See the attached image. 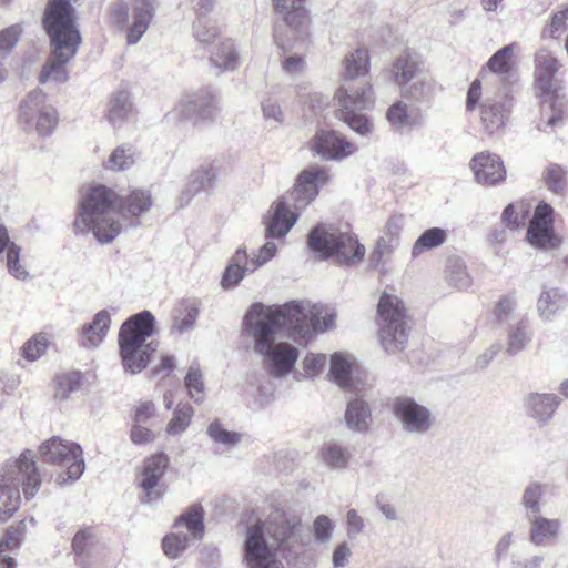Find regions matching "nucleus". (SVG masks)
<instances>
[{
    "label": "nucleus",
    "mask_w": 568,
    "mask_h": 568,
    "mask_svg": "<svg viewBox=\"0 0 568 568\" xmlns=\"http://www.w3.org/2000/svg\"><path fill=\"white\" fill-rule=\"evenodd\" d=\"M81 387V375L79 372L63 373L57 377L55 398L68 399L71 394Z\"/></svg>",
    "instance_id": "obj_52"
},
{
    "label": "nucleus",
    "mask_w": 568,
    "mask_h": 568,
    "mask_svg": "<svg viewBox=\"0 0 568 568\" xmlns=\"http://www.w3.org/2000/svg\"><path fill=\"white\" fill-rule=\"evenodd\" d=\"M274 10L283 21L295 30H302L311 21L310 11L306 8L307 0H272Z\"/></svg>",
    "instance_id": "obj_32"
},
{
    "label": "nucleus",
    "mask_w": 568,
    "mask_h": 568,
    "mask_svg": "<svg viewBox=\"0 0 568 568\" xmlns=\"http://www.w3.org/2000/svg\"><path fill=\"white\" fill-rule=\"evenodd\" d=\"M567 170L559 164H549L544 171V180L555 194H562L567 187Z\"/></svg>",
    "instance_id": "obj_51"
},
{
    "label": "nucleus",
    "mask_w": 568,
    "mask_h": 568,
    "mask_svg": "<svg viewBox=\"0 0 568 568\" xmlns=\"http://www.w3.org/2000/svg\"><path fill=\"white\" fill-rule=\"evenodd\" d=\"M21 247L12 243L6 254V264L8 273L19 281H27L29 278V272L21 264Z\"/></svg>",
    "instance_id": "obj_55"
},
{
    "label": "nucleus",
    "mask_w": 568,
    "mask_h": 568,
    "mask_svg": "<svg viewBox=\"0 0 568 568\" xmlns=\"http://www.w3.org/2000/svg\"><path fill=\"white\" fill-rule=\"evenodd\" d=\"M22 487L26 499H31L41 486L34 453L24 450L19 458L8 462L0 478V521L8 520L19 508Z\"/></svg>",
    "instance_id": "obj_6"
},
{
    "label": "nucleus",
    "mask_w": 568,
    "mask_h": 568,
    "mask_svg": "<svg viewBox=\"0 0 568 568\" xmlns=\"http://www.w3.org/2000/svg\"><path fill=\"white\" fill-rule=\"evenodd\" d=\"M311 150L325 161H342L357 152V146L334 130H318Z\"/></svg>",
    "instance_id": "obj_20"
},
{
    "label": "nucleus",
    "mask_w": 568,
    "mask_h": 568,
    "mask_svg": "<svg viewBox=\"0 0 568 568\" xmlns=\"http://www.w3.org/2000/svg\"><path fill=\"white\" fill-rule=\"evenodd\" d=\"M329 180L325 168L312 166L303 170L296 180L293 191L281 199H290L294 210L307 206L318 194L321 186Z\"/></svg>",
    "instance_id": "obj_18"
},
{
    "label": "nucleus",
    "mask_w": 568,
    "mask_h": 568,
    "mask_svg": "<svg viewBox=\"0 0 568 568\" xmlns=\"http://www.w3.org/2000/svg\"><path fill=\"white\" fill-rule=\"evenodd\" d=\"M155 317L150 311L130 316L119 331V347L125 372L134 375L142 372L159 343L148 341L154 333Z\"/></svg>",
    "instance_id": "obj_5"
},
{
    "label": "nucleus",
    "mask_w": 568,
    "mask_h": 568,
    "mask_svg": "<svg viewBox=\"0 0 568 568\" xmlns=\"http://www.w3.org/2000/svg\"><path fill=\"white\" fill-rule=\"evenodd\" d=\"M376 324L379 344L386 353L395 354L405 348L410 326L407 322L405 305L398 296L388 293L381 295Z\"/></svg>",
    "instance_id": "obj_7"
},
{
    "label": "nucleus",
    "mask_w": 568,
    "mask_h": 568,
    "mask_svg": "<svg viewBox=\"0 0 568 568\" xmlns=\"http://www.w3.org/2000/svg\"><path fill=\"white\" fill-rule=\"evenodd\" d=\"M513 52L514 44L503 47L490 57L486 67L496 74H508L513 67Z\"/></svg>",
    "instance_id": "obj_50"
},
{
    "label": "nucleus",
    "mask_w": 568,
    "mask_h": 568,
    "mask_svg": "<svg viewBox=\"0 0 568 568\" xmlns=\"http://www.w3.org/2000/svg\"><path fill=\"white\" fill-rule=\"evenodd\" d=\"M345 80L365 75L369 70V55L366 49H357L344 59Z\"/></svg>",
    "instance_id": "obj_43"
},
{
    "label": "nucleus",
    "mask_w": 568,
    "mask_h": 568,
    "mask_svg": "<svg viewBox=\"0 0 568 568\" xmlns=\"http://www.w3.org/2000/svg\"><path fill=\"white\" fill-rule=\"evenodd\" d=\"M251 268L250 254L245 247H239L223 272L221 286L224 290L236 287L246 274L252 273Z\"/></svg>",
    "instance_id": "obj_33"
},
{
    "label": "nucleus",
    "mask_w": 568,
    "mask_h": 568,
    "mask_svg": "<svg viewBox=\"0 0 568 568\" xmlns=\"http://www.w3.org/2000/svg\"><path fill=\"white\" fill-rule=\"evenodd\" d=\"M204 514L200 504H193L176 518L174 531L162 539L163 551L169 558H179L194 541L203 538Z\"/></svg>",
    "instance_id": "obj_10"
},
{
    "label": "nucleus",
    "mask_w": 568,
    "mask_h": 568,
    "mask_svg": "<svg viewBox=\"0 0 568 568\" xmlns=\"http://www.w3.org/2000/svg\"><path fill=\"white\" fill-rule=\"evenodd\" d=\"M445 277L449 285L465 290L471 285V277L467 272L464 261L458 257H449L446 262Z\"/></svg>",
    "instance_id": "obj_44"
},
{
    "label": "nucleus",
    "mask_w": 568,
    "mask_h": 568,
    "mask_svg": "<svg viewBox=\"0 0 568 568\" xmlns=\"http://www.w3.org/2000/svg\"><path fill=\"white\" fill-rule=\"evenodd\" d=\"M295 302L297 305L302 306L303 311L306 313V338L310 336L311 329L314 332H325L333 326L335 320V315L333 313H329L328 311L324 312L323 307L311 305L310 302Z\"/></svg>",
    "instance_id": "obj_36"
},
{
    "label": "nucleus",
    "mask_w": 568,
    "mask_h": 568,
    "mask_svg": "<svg viewBox=\"0 0 568 568\" xmlns=\"http://www.w3.org/2000/svg\"><path fill=\"white\" fill-rule=\"evenodd\" d=\"M329 379L343 389H349L352 386V362L343 353H334L331 356L328 372Z\"/></svg>",
    "instance_id": "obj_37"
},
{
    "label": "nucleus",
    "mask_w": 568,
    "mask_h": 568,
    "mask_svg": "<svg viewBox=\"0 0 568 568\" xmlns=\"http://www.w3.org/2000/svg\"><path fill=\"white\" fill-rule=\"evenodd\" d=\"M193 413V407L190 404L180 403L173 413L172 419L166 426V432L170 435L182 434L190 425Z\"/></svg>",
    "instance_id": "obj_53"
},
{
    "label": "nucleus",
    "mask_w": 568,
    "mask_h": 568,
    "mask_svg": "<svg viewBox=\"0 0 568 568\" xmlns=\"http://www.w3.org/2000/svg\"><path fill=\"white\" fill-rule=\"evenodd\" d=\"M392 412L403 432L409 435H425L435 425V415L413 397L398 396L392 403Z\"/></svg>",
    "instance_id": "obj_14"
},
{
    "label": "nucleus",
    "mask_w": 568,
    "mask_h": 568,
    "mask_svg": "<svg viewBox=\"0 0 568 568\" xmlns=\"http://www.w3.org/2000/svg\"><path fill=\"white\" fill-rule=\"evenodd\" d=\"M111 325V313L108 310L99 311L91 323L79 329V343L84 348H95L105 339Z\"/></svg>",
    "instance_id": "obj_29"
},
{
    "label": "nucleus",
    "mask_w": 568,
    "mask_h": 568,
    "mask_svg": "<svg viewBox=\"0 0 568 568\" xmlns=\"http://www.w3.org/2000/svg\"><path fill=\"white\" fill-rule=\"evenodd\" d=\"M438 90L436 80L423 70L412 82L400 89V94L419 105L429 106Z\"/></svg>",
    "instance_id": "obj_28"
},
{
    "label": "nucleus",
    "mask_w": 568,
    "mask_h": 568,
    "mask_svg": "<svg viewBox=\"0 0 568 568\" xmlns=\"http://www.w3.org/2000/svg\"><path fill=\"white\" fill-rule=\"evenodd\" d=\"M386 119L393 129L403 132L422 126L426 115L419 106L409 108L404 101H397L388 108Z\"/></svg>",
    "instance_id": "obj_26"
},
{
    "label": "nucleus",
    "mask_w": 568,
    "mask_h": 568,
    "mask_svg": "<svg viewBox=\"0 0 568 568\" xmlns=\"http://www.w3.org/2000/svg\"><path fill=\"white\" fill-rule=\"evenodd\" d=\"M346 426L356 433H365L372 422V412L367 402L362 398H353L347 403L345 410Z\"/></svg>",
    "instance_id": "obj_34"
},
{
    "label": "nucleus",
    "mask_w": 568,
    "mask_h": 568,
    "mask_svg": "<svg viewBox=\"0 0 568 568\" xmlns=\"http://www.w3.org/2000/svg\"><path fill=\"white\" fill-rule=\"evenodd\" d=\"M210 63L219 72L234 70L239 67V52L231 39H224L213 49L210 54Z\"/></svg>",
    "instance_id": "obj_35"
},
{
    "label": "nucleus",
    "mask_w": 568,
    "mask_h": 568,
    "mask_svg": "<svg viewBox=\"0 0 568 568\" xmlns=\"http://www.w3.org/2000/svg\"><path fill=\"white\" fill-rule=\"evenodd\" d=\"M135 152L129 144H122L115 148L108 160L104 162V169L109 171H124L134 164Z\"/></svg>",
    "instance_id": "obj_45"
},
{
    "label": "nucleus",
    "mask_w": 568,
    "mask_h": 568,
    "mask_svg": "<svg viewBox=\"0 0 568 568\" xmlns=\"http://www.w3.org/2000/svg\"><path fill=\"white\" fill-rule=\"evenodd\" d=\"M568 306V294L559 287H544L537 300V313L545 322L552 321Z\"/></svg>",
    "instance_id": "obj_31"
},
{
    "label": "nucleus",
    "mask_w": 568,
    "mask_h": 568,
    "mask_svg": "<svg viewBox=\"0 0 568 568\" xmlns=\"http://www.w3.org/2000/svg\"><path fill=\"white\" fill-rule=\"evenodd\" d=\"M207 434L214 443L226 447H233L241 440V435L239 433L224 429L219 420L209 425Z\"/></svg>",
    "instance_id": "obj_56"
},
{
    "label": "nucleus",
    "mask_w": 568,
    "mask_h": 568,
    "mask_svg": "<svg viewBox=\"0 0 568 568\" xmlns=\"http://www.w3.org/2000/svg\"><path fill=\"white\" fill-rule=\"evenodd\" d=\"M295 211L290 199H278L274 202L264 216L266 239H283L297 221Z\"/></svg>",
    "instance_id": "obj_22"
},
{
    "label": "nucleus",
    "mask_w": 568,
    "mask_h": 568,
    "mask_svg": "<svg viewBox=\"0 0 568 568\" xmlns=\"http://www.w3.org/2000/svg\"><path fill=\"white\" fill-rule=\"evenodd\" d=\"M535 82L537 90L544 97V103L550 102L551 115L547 121V126L555 128L561 121L562 105L552 101L555 93V74L559 70V61L548 50L541 49L536 54Z\"/></svg>",
    "instance_id": "obj_15"
},
{
    "label": "nucleus",
    "mask_w": 568,
    "mask_h": 568,
    "mask_svg": "<svg viewBox=\"0 0 568 568\" xmlns=\"http://www.w3.org/2000/svg\"><path fill=\"white\" fill-rule=\"evenodd\" d=\"M420 71H423L420 55L408 48L395 57L387 70L389 79L400 89L419 75Z\"/></svg>",
    "instance_id": "obj_24"
},
{
    "label": "nucleus",
    "mask_w": 568,
    "mask_h": 568,
    "mask_svg": "<svg viewBox=\"0 0 568 568\" xmlns=\"http://www.w3.org/2000/svg\"><path fill=\"white\" fill-rule=\"evenodd\" d=\"M552 207L547 203H539L529 223L527 239L536 247L550 248L557 245L552 227Z\"/></svg>",
    "instance_id": "obj_21"
},
{
    "label": "nucleus",
    "mask_w": 568,
    "mask_h": 568,
    "mask_svg": "<svg viewBox=\"0 0 568 568\" xmlns=\"http://www.w3.org/2000/svg\"><path fill=\"white\" fill-rule=\"evenodd\" d=\"M152 206L150 192L135 190L119 196L104 185L90 187L79 202L75 229L92 233L101 244L111 243L124 229L136 225V219Z\"/></svg>",
    "instance_id": "obj_2"
},
{
    "label": "nucleus",
    "mask_w": 568,
    "mask_h": 568,
    "mask_svg": "<svg viewBox=\"0 0 568 568\" xmlns=\"http://www.w3.org/2000/svg\"><path fill=\"white\" fill-rule=\"evenodd\" d=\"M184 384L187 389L189 396L195 403L202 402L205 386L202 372L197 364H192L189 367L187 374L184 379Z\"/></svg>",
    "instance_id": "obj_54"
},
{
    "label": "nucleus",
    "mask_w": 568,
    "mask_h": 568,
    "mask_svg": "<svg viewBox=\"0 0 568 568\" xmlns=\"http://www.w3.org/2000/svg\"><path fill=\"white\" fill-rule=\"evenodd\" d=\"M561 399L551 393H530L526 396L524 405L528 416L538 423H547L557 410Z\"/></svg>",
    "instance_id": "obj_30"
},
{
    "label": "nucleus",
    "mask_w": 568,
    "mask_h": 568,
    "mask_svg": "<svg viewBox=\"0 0 568 568\" xmlns=\"http://www.w3.org/2000/svg\"><path fill=\"white\" fill-rule=\"evenodd\" d=\"M216 111L217 98L209 88L185 93L175 106V112L195 123L212 120Z\"/></svg>",
    "instance_id": "obj_17"
},
{
    "label": "nucleus",
    "mask_w": 568,
    "mask_h": 568,
    "mask_svg": "<svg viewBox=\"0 0 568 568\" xmlns=\"http://www.w3.org/2000/svg\"><path fill=\"white\" fill-rule=\"evenodd\" d=\"M28 523L34 525V519L31 517L29 520H21L7 529L6 535L0 540V551L18 549L21 546Z\"/></svg>",
    "instance_id": "obj_49"
},
{
    "label": "nucleus",
    "mask_w": 568,
    "mask_h": 568,
    "mask_svg": "<svg viewBox=\"0 0 568 568\" xmlns=\"http://www.w3.org/2000/svg\"><path fill=\"white\" fill-rule=\"evenodd\" d=\"M277 252V246L272 240L260 247L258 252L253 256L250 255V264L252 266L251 272L256 271L258 267L271 261Z\"/></svg>",
    "instance_id": "obj_62"
},
{
    "label": "nucleus",
    "mask_w": 568,
    "mask_h": 568,
    "mask_svg": "<svg viewBox=\"0 0 568 568\" xmlns=\"http://www.w3.org/2000/svg\"><path fill=\"white\" fill-rule=\"evenodd\" d=\"M447 240V232L442 227H430L423 232L412 247V256L415 258L420 254L437 248Z\"/></svg>",
    "instance_id": "obj_41"
},
{
    "label": "nucleus",
    "mask_w": 568,
    "mask_h": 568,
    "mask_svg": "<svg viewBox=\"0 0 568 568\" xmlns=\"http://www.w3.org/2000/svg\"><path fill=\"white\" fill-rule=\"evenodd\" d=\"M302 306L291 301L282 306L253 304L244 316V325L254 341V352L263 357L265 368L275 377L292 372L298 349L290 343H275L283 329L296 342L306 341L307 327Z\"/></svg>",
    "instance_id": "obj_1"
},
{
    "label": "nucleus",
    "mask_w": 568,
    "mask_h": 568,
    "mask_svg": "<svg viewBox=\"0 0 568 568\" xmlns=\"http://www.w3.org/2000/svg\"><path fill=\"white\" fill-rule=\"evenodd\" d=\"M545 561V554L536 551L528 556L513 554L510 559V568H540Z\"/></svg>",
    "instance_id": "obj_63"
},
{
    "label": "nucleus",
    "mask_w": 568,
    "mask_h": 568,
    "mask_svg": "<svg viewBox=\"0 0 568 568\" xmlns=\"http://www.w3.org/2000/svg\"><path fill=\"white\" fill-rule=\"evenodd\" d=\"M17 122L26 132H37L41 136H47L57 128L59 118L54 106L48 102L47 94L36 89L21 100Z\"/></svg>",
    "instance_id": "obj_11"
},
{
    "label": "nucleus",
    "mask_w": 568,
    "mask_h": 568,
    "mask_svg": "<svg viewBox=\"0 0 568 568\" xmlns=\"http://www.w3.org/2000/svg\"><path fill=\"white\" fill-rule=\"evenodd\" d=\"M476 181L484 185H495L506 176L504 163L497 154L480 152L470 162Z\"/></svg>",
    "instance_id": "obj_25"
},
{
    "label": "nucleus",
    "mask_w": 568,
    "mask_h": 568,
    "mask_svg": "<svg viewBox=\"0 0 568 568\" xmlns=\"http://www.w3.org/2000/svg\"><path fill=\"white\" fill-rule=\"evenodd\" d=\"M335 525L326 515L317 516L313 521V536L317 544L326 545L333 538Z\"/></svg>",
    "instance_id": "obj_59"
},
{
    "label": "nucleus",
    "mask_w": 568,
    "mask_h": 568,
    "mask_svg": "<svg viewBox=\"0 0 568 568\" xmlns=\"http://www.w3.org/2000/svg\"><path fill=\"white\" fill-rule=\"evenodd\" d=\"M169 466V457L159 453L146 458L143 463L138 486L142 490L140 503L154 505L164 495V487L160 484Z\"/></svg>",
    "instance_id": "obj_16"
},
{
    "label": "nucleus",
    "mask_w": 568,
    "mask_h": 568,
    "mask_svg": "<svg viewBox=\"0 0 568 568\" xmlns=\"http://www.w3.org/2000/svg\"><path fill=\"white\" fill-rule=\"evenodd\" d=\"M48 344L45 334H36L23 344L22 356L30 362H34L45 353Z\"/></svg>",
    "instance_id": "obj_57"
},
{
    "label": "nucleus",
    "mask_w": 568,
    "mask_h": 568,
    "mask_svg": "<svg viewBox=\"0 0 568 568\" xmlns=\"http://www.w3.org/2000/svg\"><path fill=\"white\" fill-rule=\"evenodd\" d=\"M72 550L75 556V561L83 568L90 564V561L97 558L103 550L95 530L91 527L80 529L72 539Z\"/></svg>",
    "instance_id": "obj_27"
},
{
    "label": "nucleus",
    "mask_w": 568,
    "mask_h": 568,
    "mask_svg": "<svg viewBox=\"0 0 568 568\" xmlns=\"http://www.w3.org/2000/svg\"><path fill=\"white\" fill-rule=\"evenodd\" d=\"M261 108L265 120H272L278 124L283 123V111L274 98L268 97L263 99V101L261 102Z\"/></svg>",
    "instance_id": "obj_64"
},
{
    "label": "nucleus",
    "mask_w": 568,
    "mask_h": 568,
    "mask_svg": "<svg viewBox=\"0 0 568 568\" xmlns=\"http://www.w3.org/2000/svg\"><path fill=\"white\" fill-rule=\"evenodd\" d=\"M338 101L336 116L361 136H369L374 131V123L363 113L374 105V92L368 82L358 88L341 87L335 93Z\"/></svg>",
    "instance_id": "obj_9"
},
{
    "label": "nucleus",
    "mask_w": 568,
    "mask_h": 568,
    "mask_svg": "<svg viewBox=\"0 0 568 568\" xmlns=\"http://www.w3.org/2000/svg\"><path fill=\"white\" fill-rule=\"evenodd\" d=\"M219 175V169L213 163L202 164L189 176L186 190L191 194H196L201 190L213 187Z\"/></svg>",
    "instance_id": "obj_38"
},
{
    "label": "nucleus",
    "mask_w": 568,
    "mask_h": 568,
    "mask_svg": "<svg viewBox=\"0 0 568 568\" xmlns=\"http://www.w3.org/2000/svg\"><path fill=\"white\" fill-rule=\"evenodd\" d=\"M199 316V308L193 302H184L181 305L180 315L174 318L172 333L183 334L192 329Z\"/></svg>",
    "instance_id": "obj_48"
},
{
    "label": "nucleus",
    "mask_w": 568,
    "mask_h": 568,
    "mask_svg": "<svg viewBox=\"0 0 568 568\" xmlns=\"http://www.w3.org/2000/svg\"><path fill=\"white\" fill-rule=\"evenodd\" d=\"M310 544L300 517L276 509L265 521L246 527L243 562L246 568H285L276 552L296 559Z\"/></svg>",
    "instance_id": "obj_3"
},
{
    "label": "nucleus",
    "mask_w": 568,
    "mask_h": 568,
    "mask_svg": "<svg viewBox=\"0 0 568 568\" xmlns=\"http://www.w3.org/2000/svg\"><path fill=\"white\" fill-rule=\"evenodd\" d=\"M22 28L19 24L10 26L0 31V52L3 54L10 53L16 47Z\"/></svg>",
    "instance_id": "obj_61"
},
{
    "label": "nucleus",
    "mask_w": 568,
    "mask_h": 568,
    "mask_svg": "<svg viewBox=\"0 0 568 568\" xmlns=\"http://www.w3.org/2000/svg\"><path fill=\"white\" fill-rule=\"evenodd\" d=\"M156 4V0H134L133 20L130 23L129 4L124 1L115 3L111 19L118 27L125 28L128 44H136L142 39L153 19Z\"/></svg>",
    "instance_id": "obj_13"
},
{
    "label": "nucleus",
    "mask_w": 568,
    "mask_h": 568,
    "mask_svg": "<svg viewBox=\"0 0 568 568\" xmlns=\"http://www.w3.org/2000/svg\"><path fill=\"white\" fill-rule=\"evenodd\" d=\"M74 9L69 0H49L43 24L52 48L49 61L43 65L39 81L58 83L68 80L65 64L74 58L81 42L75 27Z\"/></svg>",
    "instance_id": "obj_4"
},
{
    "label": "nucleus",
    "mask_w": 568,
    "mask_h": 568,
    "mask_svg": "<svg viewBox=\"0 0 568 568\" xmlns=\"http://www.w3.org/2000/svg\"><path fill=\"white\" fill-rule=\"evenodd\" d=\"M546 494V486L534 481L527 485L520 498V505L525 509V518L541 514V499Z\"/></svg>",
    "instance_id": "obj_42"
},
{
    "label": "nucleus",
    "mask_w": 568,
    "mask_h": 568,
    "mask_svg": "<svg viewBox=\"0 0 568 568\" xmlns=\"http://www.w3.org/2000/svg\"><path fill=\"white\" fill-rule=\"evenodd\" d=\"M307 243L314 253L324 258L334 256L341 264H356L365 254L354 233L324 224L311 230Z\"/></svg>",
    "instance_id": "obj_8"
},
{
    "label": "nucleus",
    "mask_w": 568,
    "mask_h": 568,
    "mask_svg": "<svg viewBox=\"0 0 568 568\" xmlns=\"http://www.w3.org/2000/svg\"><path fill=\"white\" fill-rule=\"evenodd\" d=\"M326 364V356L324 354H314L308 353L304 357L302 365L304 373L302 374L304 378H314L318 376Z\"/></svg>",
    "instance_id": "obj_60"
},
{
    "label": "nucleus",
    "mask_w": 568,
    "mask_h": 568,
    "mask_svg": "<svg viewBox=\"0 0 568 568\" xmlns=\"http://www.w3.org/2000/svg\"><path fill=\"white\" fill-rule=\"evenodd\" d=\"M193 36L200 44L205 47L219 37V29L212 19L200 13L193 23Z\"/></svg>",
    "instance_id": "obj_47"
},
{
    "label": "nucleus",
    "mask_w": 568,
    "mask_h": 568,
    "mask_svg": "<svg viewBox=\"0 0 568 568\" xmlns=\"http://www.w3.org/2000/svg\"><path fill=\"white\" fill-rule=\"evenodd\" d=\"M351 457L349 449L338 443H326L321 449V458L331 469H345Z\"/></svg>",
    "instance_id": "obj_40"
},
{
    "label": "nucleus",
    "mask_w": 568,
    "mask_h": 568,
    "mask_svg": "<svg viewBox=\"0 0 568 568\" xmlns=\"http://www.w3.org/2000/svg\"><path fill=\"white\" fill-rule=\"evenodd\" d=\"M133 114L130 94L125 90L115 92L110 99L108 120L113 125L121 124Z\"/></svg>",
    "instance_id": "obj_39"
},
{
    "label": "nucleus",
    "mask_w": 568,
    "mask_h": 568,
    "mask_svg": "<svg viewBox=\"0 0 568 568\" xmlns=\"http://www.w3.org/2000/svg\"><path fill=\"white\" fill-rule=\"evenodd\" d=\"M529 342V325L527 321L523 320L509 331L506 351L510 356L517 355L526 348Z\"/></svg>",
    "instance_id": "obj_46"
},
{
    "label": "nucleus",
    "mask_w": 568,
    "mask_h": 568,
    "mask_svg": "<svg viewBox=\"0 0 568 568\" xmlns=\"http://www.w3.org/2000/svg\"><path fill=\"white\" fill-rule=\"evenodd\" d=\"M528 525L527 538L536 547H549L557 542L561 535L562 521L548 518L541 514L525 518Z\"/></svg>",
    "instance_id": "obj_23"
},
{
    "label": "nucleus",
    "mask_w": 568,
    "mask_h": 568,
    "mask_svg": "<svg viewBox=\"0 0 568 568\" xmlns=\"http://www.w3.org/2000/svg\"><path fill=\"white\" fill-rule=\"evenodd\" d=\"M39 453L44 463L67 467V471L59 474L57 478L60 485L77 481L84 471L82 448L77 443L54 436L41 444Z\"/></svg>",
    "instance_id": "obj_12"
},
{
    "label": "nucleus",
    "mask_w": 568,
    "mask_h": 568,
    "mask_svg": "<svg viewBox=\"0 0 568 568\" xmlns=\"http://www.w3.org/2000/svg\"><path fill=\"white\" fill-rule=\"evenodd\" d=\"M513 99L504 91L487 97L480 104V124L484 131L489 134L499 133L508 120L511 112Z\"/></svg>",
    "instance_id": "obj_19"
},
{
    "label": "nucleus",
    "mask_w": 568,
    "mask_h": 568,
    "mask_svg": "<svg viewBox=\"0 0 568 568\" xmlns=\"http://www.w3.org/2000/svg\"><path fill=\"white\" fill-rule=\"evenodd\" d=\"M567 22L568 4L552 14L550 22L542 29V38L558 39L566 31Z\"/></svg>",
    "instance_id": "obj_58"
}]
</instances>
